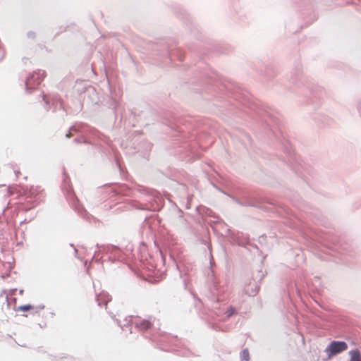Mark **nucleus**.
<instances>
[{
    "mask_svg": "<svg viewBox=\"0 0 361 361\" xmlns=\"http://www.w3.org/2000/svg\"><path fill=\"white\" fill-rule=\"evenodd\" d=\"M240 358L243 361H249L250 354L247 349H244L240 353Z\"/></svg>",
    "mask_w": 361,
    "mask_h": 361,
    "instance_id": "6",
    "label": "nucleus"
},
{
    "mask_svg": "<svg viewBox=\"0 0 361 361\" xmlns=\"http://www.w3.org/2000/svg\"><path fill=\"white\" fill-rule=\"evenodd\" d=\"M348 348V345L344 341H332L326 348V352L329 353V358L333 355L345 351Z\"/></svg>",
    "mask_w": 361,
    "mask_h": 361,
    "instance_id": "1",
    "label": "nucleus"
},
{
    "mask_svg": "<svg viewBox=\"0 0 361 361\" xmlns=\"http://www.w3.org/2000/svg\"><path fill=\"white\" fill-rule=\"evenodd\" d=\"M35 309H37V307H35L33 305H21V306L18 307H17V311L25 312V311L32 310H35Z\"/></svg>",
    "mask_w": 361,
    "mask_h": 361,
    "instance_id": "5",
    "label": "nucleus"
},
{
    "mask_svg": "<svg viewBox=\"0 0 361 361\" xmlns=\"http://www.w3.org/2000/svg\"><path fill=\"white\" fill-rule=\"evenodd\" d=\"M36 80L37 84H39L42 81V79L40 78L39 74L35 73L33 74L31 78H28L26 82V85L28 89H32L34 87L32 86L34 85V82H32V80Z\"/></svg>",
    "mask_w": 361,
    "mask_h": 361,
    "instance_id": "2",
    "label": "nucleus"
},
{
    "mask_svg": "<svg viewBox=\"0 0 361 361\" xmlns=\"http://www.w3.org/2000/svg\"><path fill=\"white\" fill-rule=\"evenodd\" d=\"M137 326L143 331L147 330L151 326V323L147 320H142L137 324Z\"/></svg>",
    "mask_w": 361,
    "mask_h": 361,
    "instance_id": "4",
    "label": "nucleus"
},
{
    "mask_svg": "<svg viewBox=\"0 0 361 361\" xmlns=\"http://www.w3.org/2000/svg\"><path fill=\"white\" fill-rule=\"evenodd\" d=\"M349 361H361V353L357 349L350 350L349 353Z\"/></svg>",
    "mask_w": 361,
    "mask_h": 361,
    "instance_id": "3",
    "label": "nucleus"
}]
</instances>
